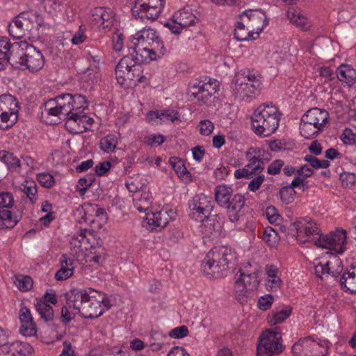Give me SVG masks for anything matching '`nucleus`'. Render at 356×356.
Segmentation results:
<instances>
[{
  "instance_id": "1",
  "label": "nucleus",
  "mask_w": 356,
  "mask_h": 356,
  "mask_svg": "<svg viewBox=\"0 0 356 356\" xmlns=\"http://www.w3.org/2000/svg\"><path fill=\"white\" fill-rule=\"evenodd\" d=\"M86 97L81 95L64 93L49 99L42 107V115L49 119L50 124H56L61 119L65 120L66 129L72 134H81L82 126L81 113L88 108Z\"/></svg>"
},
{
  "instance_id": "2",
  "label": "nucleus",
  "mask_w": 356,
  "mask_h": 356,
  "mask_svg": "<svg viewBox=\"0 0 356 356\" xmlns=\"http://www.w3.org/2000/svg\"><path fill=\"white\" fill-rule=\"evenodd\" d=\"M70 304L85 318H96L111 307L106 294L92 288L70 290Z\"/></svg>"
},
{
  "instance_id": "3",
  "label": "nucleus",
  "mask_w": 356,
  "mask_h": 356,
  "mask_svg": "<svg viewBox=\"0 0 356 356\" xmlns=\"http://www.w3.org/2000/svg\"><path fill=\"white\" fill-rule=\"evenodd\" d=\"M128 47L142 60H156L164 55L163 42L155 29L145 27L129 38Z\"/></svg>"
},
{
  "instance_id": "4",
  "label": "nucleus",
  "mask_w": 356,
  "mask_h": 356,
  "mask_svg": "<svg viewBox=\"0 0 356 356\" xmlns=\"http://www.w3.org/2000/svg\"><path fill=\"white\" fill-rule=\"evenodd\" d=\"M280 118L281 113L275 105L260 104L251 116L252 129L258 136L268 137L278 129Z\"/></svg>"
},
{
  "instance_id": "5",
  "label": "nucleus",
  "mask_w": 356,
  "mask_h": 356,
  "mask_svg": "<svg viewBox=\"0 0 356 356\" xmlns=\"http://www.w3.org/2000/svg\"><path fill=\"white\" fill-rule=\"evenodd\" d=\"M236 259L234 250L225 246L215 247L210 250L204 258L202 268L207 276L215 278L226 276L229 265Z\"/></svg>"
},
{
  "instance_id": "6",
  "label": "nucleus",
  "mask_w": 356,
  "mask_h": 356,
  "mask_svg": "<svg viewBox=\"0 0 356 356\" xmlns=\"http://www.w3.org/2000/svg\"><path fill=\"white\" fill-rule=\"evenodd\" d=\"M261 81L248 71L238 72L231 85L233 95L239 101L250 102L259 93Z\"/></svg>"
},
{
  "instance_id": "7",
  "label": "nucleus",
  "mask_w": 356,
  "mask_h": 356,
  "mask_svg": "<svg viewBox=\"0 0 356 356\" xmlns=\"http://www.w3.org/2000/svg\"><path fill=\"white\" fill-rule=\"evenodd\" d=\"M139 56H124L115 68L116 79L121 86L127 85V82H142L145 77L142 75V66L139 62H143Z\"/></svg>"
},
{
  "instance_id": "8",
  "label": "nucleus",
  "mask_w": 356,
  "mask_h": 356,
  "mask_svg": "<svg viewBox=\"0 0 356 356\" xmlns=\"http://www.w3.org/2000/svg\"><path fill=\"white\" fill-rule=\"evenodd\" d=\"M17 53L19 57L17 63L22 70L35 72L43 67L44 58L42 52L25 40L19 42Z\"/></svg>"
},
{
  "instance_id": "9",
  "label": "nucleus",
  "mask_w": 356,
  "mask_h": 356,
  "mask_svg": "<svg viewBox=\"0 0 356 356\" xmlns=\"http://www.w3.org/2000/svg\"><path fill=\"white\" fill-rule=\"evenodd\" d=\"M282 333L278 327L264 331L257 344V356H275L284 349Z\"/></svg>"
},
{
  "instance_id": "10",
  "label": "nucleus",
  "mask_w": 356,
  "mask_h": 356,
  "mask_svg": "<svg viewBox=\"0 0 356 356\" xmlns=\"http://www.w3.org/2000/svg\"><path fill=\"white\" fill-rule=\"evenodd\" d=\"M42 19L33 11H26L19 13L8 25L10 35L16 39H21L26 32L32 31L35 26H40Z\"/></svg>"
},
{
  "instance_id": "11",
  "label": "nucleus",
  "mask_w": 356,
  "mask_h": 356,
  "mask_svg": "<svg viewBox=\"0 0 356 356\" xmlns=\"http://www.w3.org/2000/svg\"><path fill=\"white\" fill-rule=\"evenodd\" d=\"M219 82L208 76H203L191 81L188 85L191 98L200 104H206L212 95L219 90Z\"/></svg>"
},
{
  "instance_id": "12",
  "label": "nucleus",
  "mask_w": 356,
  "mask_h": 356,
  "mask_svg": "<svg viewBox=\"0 0 356 356\" xmlns=\"http://www.w3.org/2000/svg\"><path fill=\"white\" fill-rule=\"evenodd\" d=\"M188 214L193 220L203 222L208 217L213 208L211 197L200 193L193 196L188 201Z\"/></svg>"
},
{
  "instance_id": "13",
  "label": "nucleus",
  "mask_w": 356,
  "mask_h": 356,
  "mask_svg": "<svg viewBox=\"0 0 356 356\" xmlns=\"http://www.w3.org/2000/svg\"><path fill=\"white\" fill-rule=\"evenodd\" d=\"M165 0H136L131 9L133 15L141 19H156L162 13Z\"/></svg>"
},
{
  "instance_id": "14",
  "label": "nucleus",
  "mask_w": 356,
  "mask_h": 356,
  "mask_svg": "<svg viewBox=\"0 0 356 356\" xmlns=\"http://www.w3.org/2000/svg\"><path fill=\"white\" fill-rule=\"evenodd\" d=\"M314 268L318 277L326 274L337 277L343 272L341 260L336 254L329 252H326L325 257L314 260Z\"/></svg>"
},
{
  "instance_id": "15",
  "label": "nucleus",
  "mask_w": 356,
  "mask_h": 356,
  "mask_svg": "<svg viewBox=\"0 0 356 356\" xmlns=\"http://www.w3.org/2000/svg\"><path fill=\"white\" fill-rule=\"evenodd\" d=\"M346 230L337 228L327 234L321 233L316 246L343 253L346 249Z\"/></svg>"
},
{
  "instance_id": "16",
  "label": "nucleus",
  "mask_w": 356,
  "mask_h": 356,
  "mask_svg": "<svg viewBox=\"0 0 356 356\" xmlns=\"http://www.w3.org/2000/svg\"><path fill=\"white\" fill-rule=\"evenodd\" d=\"M296 229V239L300 243H312L316 245L321 230L318 225L310 218H302L294 224Z\"/></svg>"
},
{
  "instance_id": "17",
  "label": "nucleus",
  "mask_w": 356,
  "mask_h": 356,
  "mask_svg": "<svg viewBox=\"0 0 356 356\" xmlns=\"http://www.w3.org/2000/svg\"><path fill=\"white\" fill-rule=\"evenodd\" d=\"M175 212L170 209L165 208L160 211H150L146 213L145 220L147 229L151 231L161 230L166 227L169 222L175 217Z\"/></svg>"
},
{
  "instance_id": "18",
  "label": "nucleus",
  "mask_w": 356,
  "mask_h": 356,
  "mask_svg": "<svg viewBox=\"0 0 356 356\" xmlns=\"http://www.w3.org/2000/svg\"><path fill=\"white\" fill-rule=\"evenodd\" d=\"M261 272V267L257 263H247L239 269L238 277L244 280V284L254 292L260 284Z\"/></svg>"
},
{
  "instance_id": "19",
  "label": "nucleus",
  "mask_w": 356,
  "mask_h": 356,
  "mask_svg": "<svg viewBox=\"0 0 356 356\" xmlns=\"http://www.w3.org/2000/svg\"><path fill=\"white\" fill-rule=\"evenodd\" d=\"M114 14L108 8H96L91 13L90 22L92 26L99 31H106L113 23Z\"/></svg>"
},
{
  "instance_id": "20",
  "label": "nucleus",
  "mask_w": 356,
  "mask_h": 356,
  "mask_svg": "<svg viewBox=\"0 0 356 356\" xmlns=\"http://www.w3.org/2000/svg\"><path fill=\"white\" fill-rule=\"evenodd\" d=\"M241 15L246 25H249L254 32L256 36H259L264 26L268 24L266 15L259 10L244 11Z\"/></svg>"
},
{
  "instance_id": "21",
  "label": "nucleus",
  "mask_w": 356,
  "mask_h": 356,
  "mask_svg": "<svg viewBox=\"0 0 356 356\" xmlns=\"http://www.w3.org/2000/svg\"><path fill=\"white\" fill-rule=\"evenodd\" d=\"M32 346L26 342L15 341L0 346V356H20L23 354H33Z\"/></svg>"
},
{
  "instance_id": "22",
  "label": "nucleus",
  "mask_w": 356,
  "mask_h": 356,
  "mask_svg": "<svg viewBox=\"0 0 356 356\" xmlns=\"http://www.w3.org/2000/svg\"><path fill=\"white\" fill-rule=\"evenodd\" d=\"M146 120L152 124L172 123L179 120V113L175 110L152 111L147 114Z\"/></svg>"
},
{
  "instance_id": "23",
  "label": "nucleus",
  "mask_w": 356,
  "mask_h": 356,
  "mask_svg": "<svg viewBox=\"0 0 356 356\" xmlns=\"http://www.w3.org/2000/svg\"><path fill=\"white\" fill-rule=\"evenodd\" d=\"M265 286L268 291H277L281 288L282 281L278 268L275 265H266L265 267Z\"/></svg>"
},
{
  "instance_id": "24",
  "label": "nucleus",
  "mask_w": 356,
  "mask_h": 356,
  "mask_svg": "<svg viewBox=\"0 0 356 356\" xmlns=\"http://www.w3.org/2000/svg\"><path fill=\"white\" fill-rule=\"evenodd\" d=\"M245 203V198L240 193L234 195L228 202V205L225 206L227 209V216L230 221L237 222L241 216V211Z\"/></svg>"
},
{
  "instance_id": "25",
  "label": "nucleus",
  "mask_w": 356,
  "mask_h": 356,
  "mask_svg": "<svg viewBox=\"0 0 356 356\" xmlns=\"http://www.w3.org/2000/svg\"><path fill=\"white\" fill-rule=\"evenodd\" d=\"M341 287L350 293H356V263L351 264L339 278Z\"/></svg>"
},
{
  "instance_id": "26",
  "label": "nucleus",
  "mask_w": 356,
  "mask_h": 356,
  "mask_svg": "<svg viewBox=\"0 0 356 356\" xmlns=\"http://www.w3.org/2000/svg\"><path fill=\"white\" fill-rule=\"evenodd\" d=\"M309 122H312L321 130H323L329 119V113L325 109L312 108L308 110L303 115Z\"/></svg>"
},
{
  "instance_id": "27",
  "label": "nucleus",
  "mask_w": 356,
  "mask_h": 356,
  "mask_svg": "<svg viewBox=\"0 0 356 356\" xmlns=\"http://www.w3.org/2000/svg\"><path fill=\"white\" fill-rule=\"evenodd\" d=\"M148 184L147 177L142 174L133 175L127 178L125 186L130 193L146 191Z\"/></svg>"
},
{
  "instance_id": "28",
  "label": "nucleus",
  "mask_w": 356,
  "mask_h": 356,
  "mask_svg": "<svg viewBox=\"0 0 356 356\" xmlns=\"http://www.w3.org/2000/svg\"><path fill=\"white\" fill-rule=\"evenodd\" d=\"M74 261L65 255L62 256L60 268L56 273V280L63 281L70 278L74 273Z\"/></svg>"
},
{
  "instance_id": "29",
  "label": "nucleus",
  "mask_w": 356,
  "mask_h": 356,
  "mask_svg": "<svg viewBox=\"0 0 356 356\" xmlns=\"http://www.w3.org/2000/svg\"><path fill=\"white\" fill-rule=\"evenodd\" d=\"M338 79L348 86H353L356 81V70L350 65L342 64L336 71Z\"/></svg>"
},
{
  "instance_id": "30",
  "label": "nucleus",
  "mask_w": 356,
  "mask_h": 356,
  "mask_svg": "<svg viewBox=\"0 0 356 356\" xmlns=\"http://www.w3.org/2000/svg\"><path fill=\"white\" fill-rule=\"evenodd\" d=\"M240 19L241 21L237 22L234 30L235 38L238 41L256 39L258 36L255 35L254 32L250 28L249 25H246L241 15H240Z\"/></svg>"
},
{
  "instance_id": "31",
  "label": "nucleus",
  "mask_w": 356,
  "mask_h": 356,
  "mask_svg": "<svg viewBox=\"0 0 356 356\" xmlns=\"http://www.w3.org/2000/svg\"><path fill=\"white\" fill-rule=\"evenodd\" d=\"M203 230L205 234H212L213 232H219L222 227L223 216L220 214L209 215L202 222Z\"/></svg>"
},
{
  "instance_id": "32",
  "label": "nucleus",
  "mask_w": 356,
  "mask_h": 356,
  "mask_svg": "<svg viewBox=\"0 0 356 356\" xmlns=\"http://www.w3.org/2000/svg\"><path fill=\"white\" fill-rule=\"evenodd\" d=\"M134 207L139 212H148L152 204V195L149 191H143L140 195L133 197Z\"/></svg>"
},
{
  "instance_id": "33",
  "label": "nucleus",
  "mask_w": 356,
  "mask_h": 356,
  "mask_svg": "<svg viewBox=\"0 0 356 356\" xmlns=\"http://www.w3.org/2000/svg\"><path fill=\"white\" fill-rule=\"evenodd\" d=\"M169 164L182 181L185 182L191 181V173L187 170L184 161L182 159L177 156H172L169 159Z\"/></svg>"
},
{
  "instance_id": "34",
  "label": "nucleus",
  "mask_w": 356,
  "mask_h": 356,
  "mask_svg": "<svg viewBox=\"0 0 356 356\" xmlns=\"http://www.w3.org/2000/svg\"><path fill=\"white\" fill-rule=\"evenodd\" d=\"M232 188L227 185H219L215 188L214 195L217 204L222 207L228 205L230 199L233 196Z\"/></svg>"
},
{
  "instance_id": "35",
  "label": "nucleus",
  "mask_w": 356,
  "mask_h": 356,
  "mask_svg": "<svg viewBox=\"0 0 356 356\" xmlns=\"http://www.w3.org/2000/svg\"><path fill=\"white\" fill-rule=\"evenodd\" d=\"M287 17L293 24L302 30H307L311 26V22L308 18L299 10L290 8L287 11Z\"/></svg>"
},
{
  "instance_id": "36",
  "label": "nucleus",
  "mask_w": 356,
  "mask_h": 356,
  "mask_svg": "<svg viewBox=\"0 0 356 356\" xmlns=\"http://www.w3.org/2000/svg\"><path fill=\"white\" fill-rule=\"evenodd\" d=\"M248 288L249 287L244 284V280H240L238 277V274H236L234 294L237 300L241 302L247 301L253 293V291L252 290H249Z\"/></svg>"
},
{
  "instance_id": "37",
  "label": "nucleus",
  "mask_w": 356,
  "mask_h": 356,
  "mask_svg": "<svg viewBox=\"0 0 356 356\" xmlns=\"http://www.w3.org/2000/svg\"><path fill=\"white\" fill-rule=\"evenodd\" d=\"M0 161H2L10 171L20 172L22 163L13 153L3 150L0 151Z\"/></svg>"
},
{
  "instance_id": "38",
  "label": "nucleus",
  "mask_w": 356,
  "mask_h": 356,
  "mask_svg": "<svg viewBox=\"0 0 356 356\" xmlns=\"http://www.w3.org/2000/svg\"><path fill=\"white\" fill-rule=\"evenodd\" d=\"M322 131L319 127L316 126L302 116L300 124V133L302 136L310 139L316 137Z\"/></svg>"
},
{
  "instance_id": "39",
  "label": "nucleus",
  "mask_w": 356,
  "mask_h": 356,
  "mask_svg": "<svg viewBox=\"0 0 356 356\" xmlns=\"http://www.w3.org/2000/svg\"><path fill=\"white\" fill-rule=\"evenodd\" d=\"M291 314V308L289 306H284L273 311L267 320L270 325H277L283 323Z\"/></svg>"
},
{
  "instance_id": "40",
  "label": "nucleus",
  "mask_w": 356,
  "mask_h": 356,
  "mask_svg": "<svg viewBox=\"0 0 356 356\" xmlns=\"http://www.w3.org/2000/svg\"><path fill=\"white\" fill-rule=\"evenodd\" d=\"M14 204V198L13 195L9 192H3L0 193V211L9 213L10 217L13 220H15L16 225L19 221V216L14 215L10 209L12 208Z\"/></svg>"
},
{
  "instance_id": "41",
  "label": "nucleus",
  "mask_w": 356,
  "mask_h": 356,
  "mask_svg": "<svg viewBox=\"0 0 356 356\" xmlns=\"http://www.w3.org/2000/svg\"><path fill=\"white\" fill-rule=\"evenodd\" d=\"M175 22L180 26L187 27L195 23V16L188 10H180L173 15Z\"/></svg>"
},
{
  "instance_id": "42",
  "label": "nucleus",
  "mask_w": 356,
  "mask_h": 356,
  "mask_svg": "<svg viewBox=\"0 0 356 356\" xmlns=\"http://www.w3.org/2000/svg\"><path fill=\"white\" fill-rule=\"evenodd\" d=\"M35 307L41 318L45 321H51L54 314L52 307L43 300H36Z\"/></svg>"
},
{
  "instance_id": "43",
  "label": "nucleus",
  "mask_w": 356,
  "mask_h": 356,
  "mask_svg": "<svg viewBox=\"0 0 356 356\" xmlns=\"http://www.w3.org/2000/svg\"><path fill=\"white\" fill-rule=\"evenodd\" d=\"M19 42L10 43L7 38H0V57L10 59V55L18 51Z\"/></svg>"
},
{
  "instance_id": "44",
  "label": "nucleus",
  "mask_w": 356,
  "mask_h": 356,
  "mask_svg": "<svg viewBox=\"0 0 356 356\" xmlns=\"http://www.w3.org/2000/svg\"><path fill=\"white\" fill-rule=\"evenodd\" d=\"M18 111V102L10 95L0 96V113L3 112H12Z\"/></svg>"
},
{
  "instance_id": "45",
  "label": "nucleus",
  "mask_w": 356,
  "mask_h": 356,
  "mask_svg": "<svg viewBox=\"0 0 356 356\" xmlns=\"http://www.w3.org/2000/svg\"><path fill=\"white\" fill-rule=\"evenodd\" d=\"M246 155L248 162L245 166L250 170L252 175L261 172L264 169V163L256 156L253 151H251V148L247 152Z\"/></svg>"
},
{
  "instance_id": "46",
  "label": "nucleus",
  "mask_w": 356,
  "mask_h": 356,
  "mask_svg": "<svg viewBox=\"0 0 356 356\" xmlns=\"http://www.w3.org/2000/svg\"><path fill=\"white\" fill-rule=\"evenodd\" d=\"M118 143V137L115 134H108L103 137L99 142L100 149L106 153L114 152Z\"/></svg>"
},
{
  "instance_id": "47",
  "label": "nucleus",
  "mask_w": 356,
  "mask_h": 356,
  "mask_svg": "<svg viewBox=\"0 0 356 356\" xmlns=\"http://www.w3.org/2000/svg\"><path fill=\"white\" fill-rule=\"evenodd\" d=\"M78 211L79 212L80 214L84 213L85 216L84 217H83V219L84 222L89 224L93 223L95 222V218H93V216L91 213L92 212L95 213V215L97 217L105 216V213L102 209L95 208L89 205L82 207L81 209H79Z\"/></svg>"
},
{
  "instance_id": "48",
  "label": "nucleus",
  "mask_w": 356,
  "mask_h": 356,
  "mask_svg": "<svg viewBox=\"0 0 356 356\" xmlns=\"http://www.w3.org/2000/svg\"><path fill=\"white\" fill-rule=\"evenodd\" d=\"M17 111L3 112L0 113V127L3 129L12 127L17 120Z\"/></svg>"
},
{
  "instance_id": "49",
  "label": "nucleus",
  "mask_w": 356,
  "mask_h": 356,
  "mask_svg": "<svg viewBox=\"0 0 356 356\" xmlns=\"http://www.w3.org/2000/svg\"><path fill=\"white\" fill-rule=\"evenodd\" d=\"M262 238L270 247L277 245L280 241V236L277 232L270 227L265 228Z\"/></svg>"
},
{
  "instance_id": "50",
  "label": "nucleus",
  "mask_w": 356,
  "mask_h": 356,
  "mask_svg": "<svg viewBox=\"0 0 356 356\" xmlns=\"http://www.w3.org/2000/svg\"><path fill=\"white\" fill-rule=\"evenodd\" d=\"M15 285L22 291H27L33 286V280L27 275L15 276L13 280Z\"/></svg>"
},
{
  "instance_id": "51",
  "label": "nucleus",
  "mask_w": 356,
  "mask_h": 356,
  "mask_svg": "<svg viewBox=\"0 0 356 356\" xmlns=\"http://www.w3.org/2000/svg\"><path fill=\"white\" fill-rule=\"evenodd\" d=\"M70 291L68 293V294L67 296L66 306L63 307L61 309L62 318L66 322L70 321L76 314H79L78 312L76 311L75 308H74V307H72L70 304Z\"/></svg>"
},
{
  "instance_id": "52",
  "label": "nucleus",
  "mask_w": 356,
  "mask_h": 356,
  "mask_svg": "<svg viewBox=\"0 0 356 356\" xmlns=\"http://www.w3.org/2000/svg\"><path fill=\"white\" fill-rule=\"evenodd\" d=\"M316 345V342L311 337H305L299 339V341L293 346L292 349L294 352L304 350H307L309 348Z\"/></svg>"
},
{
  "instance_id": "53",
  "label": "nucleus",
  "mask_w": 356,
  "mask_h": 356,
  "mask_svg": "<svg viewBox=\"0 0 356 356\" xmlns=\"http://www.w3.org/2000/svg\"><path fill=\"white\" fill-rule=\"evenodd\" d=\"M36 179L39 184L44 188H50L55 184L54 177L49 173H39L37 175Z\"/></svg>"
},
{
  "instance_id": "54",
  "label": "nucleus",
  "mask_w": 356,
  "mask_h": 356,
  "mask_svg": "<svg viewBox=\"0 0 356 356\" xmlns=\"http://www.w3.org/2000/svg\"><path fill=\"white\" fill-rule=\"evenodd\" d=\"M280 195L283 202L285 204H289L294 200L296 191L291 186H287L280 189Z\"/></svg>"
},
{
  "instance_id": "55",
  "label": "nucleus",
  "mask_w": 356,
  "mask_h": 356,
  "mask_svg": "<svg viewBox=\"0 0 356 356\" xmlns=\"http://www.w3.org/2000/svg\"><path fill=\"white\" fill-rule=\"evenodd\" d=\"M9 213L0 211V228L12 229L16 225L15 220H13Z\"/></svg>"
},
{
  "instance_id": "56",
  "label": "nucleus",
  "mask_w": 356,
  "mask_h": 356,
  "mask_svg": "<svg viewBox=\"0 0 356 356\" xmlns=\"http://www.w3.org/2000/svg\"><path fill=\"white\" fill-rule=\"evenodd\" d=\"M305 161L309 162L314 168H326L330 165V162L325 159H318L312 155H306Z\"/></svg>"
},
{
  "instance_id": "57",
  "label": "nucleus",
  "mask_w": 356,
  "mask_h": 356,
  "mask_svg": "<svg viewBox=\"0 0 356 356\" xmlns=\"http://www.w3.org/2000/svg\"><path fill=\"white\" fill-rule=\"evenodd\" d=\"M20 332L24 336L32 337L36 334L37 328L35 323L32 321L22 323L20 327Z\"/></svg>"
},
{
  "instance_id": "58",
  "label": "nucleus",
  "mask_w": 356,
  "mask_h": 356,
  "mask_svg": "<svg viewBox=\"0 0 356 356\" xmlns=\"http://www.w3.org/2000/svg\"><path fill=\"white\" fill-rule=\"evenodd\" d=\"M198 129L200 134L203 136H209L214 129L213 123L209 120H203L199 122Z\"/></svg>"
},
{
  "instance_id": "59",
  "label": "nucleus",
  "mask_w": 356,
  "mask_h": 356,
  "mask_svg": "<svg viewBox=\"0 0 356 356\" xmlns=\"http://www.w3.org/2000/svg\"><path fill=\"white\" fill-rule=\"evenodd\" d=\"M86 39V27L81 25L71 38V42L74 45H78L84 42Z\"/></svg>"
},
{
  "instance_id": "60",
  "label": "nucleus",
  "mask_w": 356,
  "mask_h": 356,
  "mask_svg": "<svg viewBox=\"0 0 356 356\" xmlns=\"http://www.w3.org/2000/svg\"><path fill=\"white\" fill-rule=\"evenodd\" d=\"M274 302V298L270 294L261 296L257 302V307L261 310L266 311L268 309Z\"/></svg>"
},
{
  "instance_id": "61",
  "label": "nucleus",
  "mask_w": 356,
  "mask_h": 356,
  "mask_svg": "<svg viewBox=\"0 0 356 356\" xmlns=\"http://www.w3.org/2000/svg\"><path fill=\"white\" fill-rule=\"evenodd\" d=\"M23 192L26 195L28 198L34 202L37 200V186L35 183L32 182L28 185H25L23 188Z\"/></svg>"
},
{
  "instance_id": "62",
  "label": "nucleus",
  "mask_w": 356,
  "mask_h": 356,
  "mask_svg": "<svg viewBox=\"0 0 356 356\" xmlns=\"http://www.w3.org/2000/svg\"><path fill=\"white\" fill-rule=\"evenodd\" d=\"M87 230H81L80 232L74 234L71 238V244L76 248H81L83 243L86 239Z\"/></svg>"
},
{
  "instance_id": "63",
  "label": "nucleus",
  "mask_w": 356,
  "mask_h": 356,
  "mask_svg": "<svg viewBox=\"0 0 356 356\" xmlns=\"http://www.w3.org/2000/svg\"><path fill=\"white\" fill-rule=\"evenodd\" d=\"M340 139L346 145H353L355 142V134L350 129L346 128L341 134Z\"/></svg>"
},
{
  "instance_id": "64",
  "label": "nucleus",
  "mask_w": 356,
  "mask_h": 356,
  "mask_svg": "<svg viewBox=\"0 0 356 356\" xmlns=\"http://www.w3.org/2000/svg\"><path fill=\"white\" fill-rule=\"evenodd\" d=\"M266 216L270 223H277L280 220V216L279 215L275 207L270 206L266 208Z\"/></svg>"
}]
</instances>
